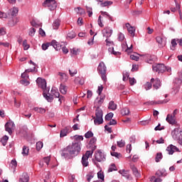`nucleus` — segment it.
Masks as SVG:
<instances>
[{"label":"nucleus","mask_w":182,"mask_h":182,"mask_svg":"<svg viewBox=\"0 0 182 182\" xmlns=\"http://www.w3.org/2000/svg\"><path fill=\"white\" fill-rule=\"evenodd\" d=\"M80 142H73L71 145H68L61 150L60 155L65 159H68L70 156H77L80 153Z\"/></svg>","instance_id":"f257e3e1"},{"label":"nucleus","mask_w":182,"mask_h":182,"mask_svg":"<svg viewBox=\"0 0 182 182\" xmlns=\"http://www.w3.org/2000/svg\"><path fill=\"white\" fill-rule=\"evenodd\" d=\"M43 97L48 100V102H53L54 97L58 98V102L60 103H62V100H63V96H60V94L59 93V91H58V89L56 88H52L50 91V94H46L43 92Z\"/></svg>","instance_id":"f03ea898"},{"label":"nucleus","mask_w":182,"mask_h":182,"mask_svg":"<svg viewBox=\"0 0 182 182\" xmlns=\"http://www.w3.org/2000/svg\"><path fill=\"white\" fill-rule=\"evenodd\" d=\"M94 119V124L99 126L103 124V110L100 109V107H97L95 109V117H92Z\"/></svg>","instance_id":"7ed1b4c3"},{"label":"nucleus","mask_w":182,"mask_h":182,"mask_svg":"<svg viewBox=\"0 0 182 182\" xmlns=\"http://www.w3.org/2000/svg\"><path fill=\"white\" fill-rule=\"evenodd\" d=\"M177 128H175L172 131V137L173 140H176V141H180L182 140V131L181 129H180V124H176Z\"/></svg>","instance_id":"20e7f679"},{"label":"nucleus","mask_w":182,"mask_h":182,"mask_svg":"<svg viewBox=\"0 0 182 182\" xmlns=\"http://www.w3.org/2000/svg\"><path fill=\"white\" fill-rule=\"evenodd\" d=\"M97 70L99 73H100L102 80H106V72H107V68H106L105 63L101 62L99 64Z\"/></svg>","instance_id":"39448f33"},{"label":"nucleus","mask_w":182,"mask_h":182,"mask_svg":"<svg viewBox=\"0 0 182 182\" xmlns=\"http://www.w3.org/2000/svg\"><path fill=\"white\" fill-rule=\"evenodd\" d=\"M43 6L48 8L50 11H54V9H56V6H58V4H56V1L55 0H46L43 3Z\"/></svg>","instance_id":"423d86ee"},{"label":"nucleus","mask_w":182,"mask_h":182,"mask_svg":"<svg viewBox=\"0 0 182 182\" xmlns=\"http://www.w3.org/2000/svg\"><path fill=\"white\" fill-rule=\"evenodd\" d=\"M95 159L99 163H102V161H106V155L103 151L98 150L95 154Z\"/></svg>","instance_id":"0eeeda50"},{"label":"nucleus","mask_w":182,"mask_h":182,"mask_svg":"<svg viewBox=\"0 0 182 182\" xmlns=\"http://www.w3.org/2000/svg\"><path fill=\"white\" fill-rule=\"evenodd\" d=\"M152 70L157 73H164L166 72V65L164 64H154L152 65Z\"/></svg>","instance_id":"6e6552de"},{"label":"nucleus","mask_w":182,"mask_h":182,"mask_svg":"<svg viewBox=\"0 0 182 182\" xmlns=\"http://www.w3.org/2000/svg\"><path fill=\"white\" fill-rule=\"evenodd\" d=\"M166 151H167L168 154L173 155L174 153H176V151H180V149H178L177 146L170 144L167 146Z\"/></svg>","instance_id":"1a4fd4ad"},{"label":"nucleus","mask_w":182,"mask_h":182,"mask_svg":"<svg viewBox=\"0 0 182 182\" xmlns=\"http://www.w3.org/2000/svg\"><path fill=\"white\" fill-rule=\"evenodd\" d=\"M15 127V123L14 122L11 121L7 122L5 124V130L6 132H8L9 134H12V129Z\"/></svg>","instance_id":"9d476101"},{"label":"nucleus","mask_w":182,"mask_h":182,"mask_svg":"<svg viewBox=\"0 0 182 182\" xmlns=\"http://www.w3.org/2000/svg\"><path fill=\"white\" fill-rule=\"evenodd\" d=\"M36 83L39 87L43 89V90H45V89H46V80L38 77L36 80Z\"/></svg>","instance_id":"9b49d317"},{"label":"nucleus","mask_w":182,"mask_h":182,"mask_svg":"<svg viewBox=\"0 0 182 182\" xmlns=\"http://www.w3.org/2000/svg\"><path fill=\"white\" fill-rule=\"evenodd\" d=\"M170 100H159L157 102L156 101H149L144 103V105H146V106H153V105H163L164 103H168Z\"/></svg>","instance_id":"f8f14e48"},{"label":"nucleus","mask_w":182,"mask_h":182,"mask_svg":"<svg viewBox=\"0 0 182 182\" xmlns=\"http://www.w3.org/2000/svg\"><path fill=\"white\" fill-rule=\"evenodd\" d=\"M166 121L169 124H177V121L176 120V117L171 115V114H168L166 118Z\"/></svg>","instance_id":"ddd939ff"},{"label":"nucleus","mask_w":182,"mask_h":182,"mask_svg":"<svg viewBox=\"0 0 182 182\" xmlns=\"http://www.w3.org/2000/svg\"><path fill=\"white\" fill-rule=\"evenodd\" d=\"M102 33L105 38H110L113 34V30L110 27H105L102 31Z\"/></svg>","instance_id":"4468645a"},{"label":"nucleus","mask_w":182,"mask_h":182,"mask_svg":"<svg viewBox=\"0 0 182 182\" xmlns=\"http://www.w3.org/2000/svg\"><path fill=\"white\" fill-rule=\"evenodd\" d=\"M151 83L153 84V87H154L156 90L159 89L161 86V82L159 78L154 80V78L151 79Z\"/></svg>","instance_id":"2eb2a0df"},{"label":"nucleus","mask_w":182,"mask_h":182,"mask_svg":"<svg viewBox=\"0 0 182 182\" xmlns=\"http://www.w3.org/2000/svg\"><path fill=\"white\" fill-rule=\"evenodd\" d=\"M125 26L127 28L129 33L132 36V38H134L136 33V28L134 26H130V23H127Z\"/></svg>","instance_id":"dca6fc26"},{"label":"nucleus","mask_w":182,"mask_h":182,"mask_svg":"<svg viewBox=\"0 0 182 182\" xmlns=\"http://www.w3.org/2000/svg\"><path fill=\"white\" fill-rule=\"evenodd\" d=\"M119 174H122L123 177H125L127 180H132V176L129 174V171L122 169L119 171Z\"/></svg>","instance_id":"f3484780"},{"label":"nucleus","mask_w":182,"mask_h":182,"mask_svg":"<svg viewBox=\"0 0 182 182\" xmlns=\"http://www.w3.org/2000/svg\"><path fill=\"white\" fill-rule=\"evenodd\" d=\"M70 132V127H65L63 129L60 131V136L65 137L68 136V134Z\"/></svg>","instance_id":"a211bd4d"},{"label":"nucleus","mask_w":182,"mask_h":182,"mask_svg":"<svg viewBox=\"0 0 182 182\" xmlns=\"http://www.w3.org/2000/svg\"><path fill=\"white\" fill-rule=\"evenodd\" d=\"M50 45L55 49V50H60L62 49V45L58 43L55 40L52 41Z\"/></svg>","instance_id":"6ab92c4d"},{"label":"nucleus","mask_w":182,"mask_h":182,"mask_svg":"<svg viewBox=\"0 0 182 182\" xmlns=\"http://www.w3.org/2000/svg\"><path fill=\"white\" fill-rule=\"evenodd\" d=\"M155 175L158 178L166 177V176H167V172H166V169L158 170L156 172Z\"/></svg>","instance_id":"aec40b11"},{"label":"nucleus","mask_w":182,"mask_h":182,"mask_svg":"<svg viewBox=\"0 0 182 182\" xmlns=\"http://www.w3.org/2000/svg\"><path fill=\"white\" fill-rule=\"evenodd\" d=\"M19 182H29V176L26 173H23L19 178Z\"/></svg>","instance_id":"412c9836"},{"label":"nucleus","mask_w":182,"mask_h":182,"mask_svg":"<svg viewBox=\"0 0 182 182\" xmlns=\"http://www.w3.org/2000/svg\"><path fill=\"white\" fill-rule=\"evenodd\" d=\"M58 76H60V79L61 82H67L68 79H69V77H68V75L63 73H59Z\"/></svg>","instance_id":"4be33fe9"},{"label":"nucleus","mask_w":182,"mask_h":182,"mask_svg":"<svg viewBox=\"0 0 182 182\" xmlns=\"http://www.w3.org/2000/svg\"><path fill=\"white\" fill-rule=\"evenodd\" d=\"M75 85H85V79L83 77H77L74 80Z\"/></svg>","instance_id":"5701e85b"},{"label":"nucleus","mask_w":182,"mask_h":182,"mask_svg":"<svg viewBox=\"0 0 182 182\" xmlns=\"http://www.w3.org/2000/svg\"><path fill=\"white\" fill-rule=\"evenodd\" d=\"M59 89L62 95H66L68 93V87L66 85L60 84Z\"/></svg>","instance_id":"b1692460"},{"label":"nucleus","mask_w":182,"mask_h":182,"mask_svg":"<svg viewBox=\"0 0 182 182\" xmlns=\"http://www.w3.org/2000/svg\"><path fill=\"white\" fill-rule=\"evenodd\" d=\"M59 26H60V20L55 19L53 23V29L58 30L59 29Z\"/></svg>","instance_id":"393cba45"},{"label":"nucleus","mask_w":182,"mask_h":182,"mask_svg":"<svg viewBox=\"0 0 182 182\" xmlns=\"http://www.w3.org/2000/svg\"><path fill=\"white\" fill-rule=\"evenodd\" d=\"M131 169L135 177H140V173H139V170H137V168L134 165H131Z\"/></svg>","instance_id":"a878e982"},{"label":"nucleus","mask_w":182,"mask_h":182,"mask_svg":"<svg viewBox=\"0 0 182 182\" xmlns=\"http://www.w3.org/2000/svg\"><path fill=\"white\" fill-rule=\"evenodd\" d=\"M21 154L22 156H23V157H26V156H28V154H29V147L26 146H23L21 151Z\"/></svg>","instance_id":"bb28decb"},{"label":"nucleus","mask_w":182,"mask_h":182,"mask_svg":"<svg viewBox=\"0 0 182 182\" xmlns=\"http://www.w3.org/2000/svg\"><path fill=\"white\" fill-rule=\"evenodd\" d=\"M9 12L11 16H16L18 12H19V9L17 7H13L11 9L9 10Z\"/></svg>","instance_id":"cd10ccee"},{"label":"nucleus","mask_w":182,"mask_h":182,"mask_svg":"<svg viewBox=\"0 0 182 182\" xmlns=\"http://www.w3.org/2000/svg\"><path fill=\"white\" fill-rule=\"evenodd\" d=\"M89 159L87 156H82L81 163L84 167H87L89 166Z\"/></svg>","instance_id":"c85d7f7f"},{"label":"nucleus","mask_w":182,"mask_h":182,"mask_svg":"<svg viewBox=\"0 0 182 182\" xmlns=\"http://www.w3.org/2000/svg\"><path fill=\"white\" fill-rule=\"evenodd\" d=\"M33 110L37 113H40L41 114H43L44 113H46V109L42 107H34Z\"/></svg>","instance_id":"c756f323"},{"label":"nucleus","mask_w":182,"mask_h":182,"mask_svg":"<svg viewBox=\"0 0 182 182\" xmlns=\"http://www.w3.org/2000/svg\"><path fill=\"white\" fill-rule=\"evenodd\" d=\"M108 109L110 110H116V109H117V105H116L114 102L111 101L109 103Z\"/></svg>","instance_id":"7c9ffc66"},{"label":"nucleus","mask_w":182,"mask_h":182,"mask_svg":"<svg viewBox=\"0 0 182 182\" xmlns=\"http://www.w3.org/2000/svg\"><path fill=\"white\" fill-rule=\"evenodd\" d=\"M146 58L147 63H149L150 65L153 64V63L154 62V56H151L150 55H146Z\"/></svg>","instance_id":"2f4dec72"},{"label":"nucleus","mask_w":182,"mask_h":182,"mask_svg":"<svg viewBox=\"0 0 182 182\" xmlns=\"http://www.w3.org/2000/svg\"><path fill=\"white\" fill-rule=\"evenodd\" d=\"M113 4V1H106L103 3L100 4V6H102V8H105V6H110V5Z\"/></svg>","instance_id":"473e14b6"},{"label":"nucleus","mask_w":182,"mask_h":182,"mask_svg":"<svg viewBox=\"0 0 182 182\" xmlns=\"http://www.w3.org/2000/svg\"><path fill=\"white\" fill-rule=\"evenodd\" d=\"M8 140H9V137L8 136L5 135L2 137L1 142L2 143L3 146H6Z\"/></svg>","instance_id":"72a5a7b5"},{"label":"nucleus","mask_w":182,"mask_h":182,"mask_svg":"<svg viewBox=\"0 0 182 182\" xmlns=\"http://www.w3.org/2000/svg\"><path fill=\"white\" fill-rule=\"evenodd\" d=\"M121 113L122 116H127V114H129L130 110L129 109V108H123L121 110Z\"/></svg>","instance_id":"f704fd0d"},{"label":"nucleus","mask_w":182,"mask_h":182,"mask_svg":"<svg viewBox=\"0 0 182 182\" xmlns=\"http://www.w3.org/2000/svg\"><path fill=\"white\" fill-rule=\"evenodd\" d=\"M163 159V154L161 153H157L156 156L155 157V161L156 163H159L160 161V160H161Z\"/></svg>","instance_id":"c9c22d12"},{"label":"nucleus","mask_w":182,"mask_h":182,"mask_svg":"<svg viewBox=\"0 0 182 182\" xmlns=\"http://www.w3.org/2000/svg\"><path fill=\"white\" fill-rule=\"evenodd\" d=\"M67 38L68 39H73L74 38H76V33L74 31H70L68 33Z\"/></svg>","instance_id":"e433bc0d"},{"label":"nucleus","mask_w":182,"mask_h":182,"mask_svg":"<svg viewBox=\"0 0 182 182\" xmlns=\"http://www.w3.org/2000/svg\"><path fill=\"white\" fill-rule=\"evenodd\" d=\"M74 139L77 143H80L83 140V136L82 135H75Z\"/></svg>","instance_id":"4c0bfd02"},{"label":"nucleus","mask_w":182,"mask_h":182,"mask_svg":"<svg viewBox=\"0 0 182 182\" xmlns=\"http://www.w3.org/2000/svg\"><path fill=\"white\" fill-rule=\"evenodd\" d=\"M113 116H114V114L112 112H109L108 114H106L105 116V120L106 121H110L111 119H113Z\"/></svg>","instance_id":"58836bf2"},{"label":"nucleus","mask_w":182,"mask_h":182,"mask_svg":"<svg viewBox=\"0 0 182 182\" xmlns=\"http://www.w3.org/2000/svg\"><path fill=\"white\" fill-rule=\"evenodd\" d=\"M23 49L24 50H28L30 48L28 43V41L26 40H24L23 41Z\"/></svg>","instance_id":"ea45409f"},{"label":"nucleus","mask_w":182,"mask_h":182,"mask_svg":"<svg viewBox=\"0 0 182 182\" xmlns=\"http://www.w3.org/2000/svg\"><path fill=\"white\" fill-rule=\"evenodd\" d=\"M117 170V169H116V165H114V164H112L108 168V173H112V171H116Z\"/></svg>","instance_id":"a19ab883"},{"label":"nucleus","mask_w":182,"mask_h":182,"mask_svg":"<svg viewBox=\"0 0 182 182\" xmlns=\"http://www.w3.org/2000/svg\"><path fill=\"white\" fill-rule=\"evenodd\" d=\"M117 143L119 147H124V146H126V141H124L123 139L118 141Z\"/></svg>","instance_id":"79ce46f5"},{"label":"nucleus","mask_w":182,"mask_h":182,"mask_svg":"<svg viewBox=\"0 0 182 182\" xmlns=\"http://www.w3.org/2000/svg\"><path fill=\"white\" fill-rule=\"evenodd\" d=\"M156 42L160 45V46H164V43H163V38L161 37L158 36L156 37Z\"/></svg>","instance_id":"37998d69"},{"label":"nucleus","mask_w":182,"mask_h":182,"mask_svg":"<svg viewBox=\"0 0 182 182\" xmlns=\"http://www.w3.org/2000/svg\"><path fill=\"white\" fill-rule=\"evenodd\" d=\"M85 139H90V137H93V132H92V131H88L85 133Z\"/></svg>","instance_id":"c03bdc74"},{"label":"nucleus","mask_w":182,"mask_h":182,"mask_svg":"<svg viewBox=\"0 0 182 182\" xmlns=\"http://www.w3.org/2000/svg\"><path fill=\"white\" fill-rule=\"evenodd\" d=\"M87 12L88 14V16H92L93 15V11L92 7L86 6Z\"/></svg>","instance_id":"a18cd8bd"},{"label":"nucleus","mask_w":182,"mask_h":182,"mask_svg":"<svg viewBox=\"0 0 182 182\" xmlns=\"http://www.w3.org/2000/svg\"><path fill=\"white\" fill-rule=\"evenodd\" d=\"M109 52H110L111 53H112L113 55H120L119 52H116L114 51V48L113 47L109 48H108Z\"/></svg>","instance_id":"49530a36"},{"label":"nucleus","mask_w":182,"mask_h":182,"mask_svg":"<svg viewBox=\"0 0 182 182\" xmlns=\"http://www.w3.org/2000/svg\"><path fill=\"white\" fill-rule=\"evenodd\" d=\"M42 147H43V142L38 141L36 143V149L38 151L41 150V149H42Z\"/></svg>","instance_id":"de8ad7c7"},{"label":"nucleus","mask_w":182,"mask_h":182,"mask_svg":"<svg viewBox=\"0 0 182 182\" xmlns=\"http://www.w3.org/2000/svg\"><path fill=\"white\" fill-rule=\"evenodd\" d=\"M97 177L100 178V180H102L103 181L105 180V175L103 174V172L99 171L97 173Z\"/></svg>","instance_id":"09e8293b"},{"label":"nucleus","mask_w":182,"mask_h":182,"mask_svg":"<svg viewBox=\"0 0 182 182\" xmlns=\"http://www.w3.org/2000/svg\"><path fill=\"white\" fill-rule=\"evenodd\" d=\"M171 43V50H174V48L177 46V42L176 41V39H173Z\"/></svg>","instance_id":"8fccbe9b"},{"label":"nucleus","mask_w":182,"mask_h":182,"mask_svg":"<svg viewBox=\"0 0 182 182\" xmlns=\"http://www.w3.org/2000/svg\"><path fill=\"white\" fill-rule=\"evenodd\" d=\"M144 87L146 90H150V89H151V82H146L145 85H144Z\"/></svg>","instance_id":"3c124183"},{"label":"nucleus","mask_w":182,"mask_h":182,"mask_svg":"<svg viewBox=\"0 0 182 182\" xmlns=\"http://www.w3.org/2000/svg\"><path fill=\"white\" fill-rule=\"evenodd\" d=\"M69 73H70V76L73 77V76H75V75H76L77 73V70H76V69L69 70Z\"/></svg>","instance_id":"603ef678"},{"label":"nucleus","mask_w":182,"mask_h":182,"mask_svg":"<svg viewBox=\"0 0 182 182\" xmlns=\"http://www.w3.org/2000/svg\"><path fill=\"white\" fill-rule=\"evenodd\" d=\"M92 154H93V151H87V152L85 155L82 156V157H87V159H89V157L92 156Z\"/></svg>","instance_id":"864d4df0"},{"label":"nucleus","mask_w":182,"mask_h":182,"mask_svg":"<svg viewBox=\"0 0 182 182\" xmlns=\"http://www.w3.org/2000/svg\"><path fill=\"white\" fill-rule=\"evenodd\" d=\"M118 40L122 42L123 41H124V34L122 33H119L118 34Z\"/></svg>","instance_id":"5fc2aeb1"},{"label":"nucleus","mask_w":182,"mask_h":182,"mask_svg":"<svg viewBox=\"0 0 182 182\" xmlns=\"http://www.w3.org/2000/svg\"><path fill=\"white\" fill-rule=\"evenodd\" d=\"M101 15H102V16L108 18V19H112V16H110L109 14L106 11H101Z\"/></svg>","instance_id":"6e6d98bb"},{"label":"nucleus","mask_w":182,"mask_h":182,"mask_svg":"<svg viewBox=\"0 0 182 182\" xmlns=\"http://www.w3.org/2000/svg\"><path fill=\"white\" fill-rule=\"evenodd\" d=\"M20 83L21 85H23V86H28V85L30 84L29 81L26 80H21L20 81Z\"/></svg>","instance_id":"4d7b16f0"},{"label":"nucleus","mask_w":182,"mask_h":182,"mask_svg":"<svg viewBox=\"0 0 182 182\" xmlns=\"http://www.w3.org/2000/svg\"><path fill=\"white\" fill-rule=\"evenodd\" d=\"M4 18V19H6L8 18V14L5 12L0 11V18Z\"/></svg>","instance_id":"13d9d810"},{"label":"nucleus","mask_w":182,"mask_h":182,"mask_svg":"<svg viewBox=\"0 0 182 182\" xmlns=\"http://www.w3.org/2000/svg\"><path fill=\"white\" fill-rule=\"evenodd\" d=\"M102 92H103V86H102V85L98 86L97 93L99 95V96H100V95H102Z\"/></svg>","instance_id":"bf43d9fd"},{"label":"nucleus","mask_w":182,"mask_h":182,"mask_svg":"<svg viewBox=\"0 0 182 182\" xmlns=\"http://www.w3.org/2000/svg\"><path fill=\"white\" fill-rule=\"evenodd\" d=\"M36 32V30L35 28L30 29L28 33L29 36H34Z\"/></svg>","instance_id":"052dcab7"},{"label":"nucleus","mask_w":182,"mask_h":182,"mask_svg":"<svg viewBox=\"0 0 182 182\" xmlns=\"http://www.w3.org/2000/svg\"><path fill=\"white\" fill-rule=\"evenodd\" d=\"M14 106L17 108L21 107V101L16 100V99L14 100Z\"/></svg>","instance_id":"680f3d73"},{"label":"nucleus","mask_w":182,"mask_h":182,"mask_svg":"<svg viewBox=\"0 0 182 182\" xmlns=\"http://www.w3.org/2000/svg\"><path fill=\"white\" fill-rule=\"evenodd\" d=\"M9 25L10 26H15V25H16V21H15V20H14V19H11L9 21Z\"/></svg>","instance_id":"e2e57ef3"},{"label":"nucleus","mask_w":182,"mask_h":182,"mask_svg":"<svg viewBox=\"0 0 182 182\" xmlns=\"http://www.w3.org/2000/svg\"><path fill=\"white\" fill-rule=\"evenodd\" d=\"M49 45H50V43H47L46 44H43L42 45L43 50H46V49H48V48H49Z\"/></svg>","instance_id":"0e129e2a"},{"label":"nucleus","mask_w":182,"mask_h":182,"mask_svg":"<svg viewBox=\"0 0 182 182\" xmlns=\"http://www.w3.org/2000/svg\"><path fill=\"white\" fill-rule=\"evenodd\" d=\"M111 156H112L113 157H116L117 159H119L120 154L114 151H111Z\"/></svg>","instance_id":"69168bd1"},{"label":"nucleus","mask_w":182,"mask_h":182,"mask_svg":"<svg viewBox=\"0 0 182 182\" xmlns=\"http://www.w3.org/2000/svg\"><path fill=\"white\" fill-rule=\"evenodd\" d=\"M130 58L132 60H136V62L139 61V56L137 55H130Z\"/></svg>","instance_id":"338daca9"},{"label":"nucleus","mask_w":182,"mask_h":182,"mask_svg":"<svg viewBox=\"0 0 182 182\" xmlns=\"http://www.w3.org/2000/svg\"><path fill=\"white\" fill-rule=\"evenodd\" d=\"M176 9L178 10L180 19H182V13H181V10H180V4H176Z\"/></svg>","instance_id":"774afa93"}]
</instances>
